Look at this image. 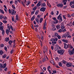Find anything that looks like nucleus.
<instances>
[{
    "mask_svg": "<svg viewBox=\"0 0 74 74\" xmlns=\"http://www.w3.org/2000/svg\"><path fill=\"white\" fill-rule=\"evenodd\" d=\"M48 5L50 8H51V4L50 3H47V5Z\"/></svg>",
    "mask_w": 74,
    "mask_h": 74,
    "instance_id": "nucleus-61",
    "label": "nucleus"
},
{
    "mask_svg": "<svg viewBox=\"0 0 74 74\" xmlns=\"http://www.w3.org/2000/svg\"><path fill=\"white\" fill-rule=\"evenodd\" d=\"M41 1H38V3L40 4H41Z\"/></svg>",
    "mask_w": 74,
    "mask_h": 74,
    "instance_id": "nucleus-60",
    "label": "nucleus"
},
{
    "mask_svg": "<svg viewBox=\"0 0 74 74\" xmlns=\"http://www.w3.org/2000/svg\"><path fill=\"white\" fill-rule=\"evenodd\" d=\"M4 11L5 12H7V8H4Z\"/></svg>",
    "mask_w": 74,
    "mask_h": 74,
    "instance_id": "nucleus-57",
    "label": "nucleus"
},
{
    "mask_svg": "<svg viewBox=\"0 0 74 74\" xmlns=\"http://www.w3.org/2000/svg\"><path fill=\"white\" fill-rule=\"evenodd\" d=\"M21 3H22V4L23 5V6H24V7H25V3L24 2H23V1H22Z\"/></svg>",
    "mask_w": 74,
    "mask_h": 74,
    "instance_id": "nucleus-39",
    "label": "nucleus"
},
{
    "mask_svg": "<svg viewBox=\"0 0 74 74\" xmlns=\"http://www.w3.org/2000/svg\"><path fill=\"white\" fill-rule=\"evenodd\" d=\"M34 16H33L32 17L31 19V21H33L34 19Z\"/></svg>",
    "mask_w": 74,
    "mask_h": 74,
    "instance_id": "nucleus-47",
    "label": "nucleus"
},
{
    "mask_svg": "<svg viewBox=\"0 0 74 74\" xmlns=\"http://www.w3.org/2000/svg\"><path fill=\"white\" fill-rule=\"evenodd\" d=\"M62 41L64 42H65V43H68V41L65 39H62Z\"/></svg>",
    "mask_w": 74,
    "mask_h": 74,
    "instance_id": "nucleus-10",
    "label": "nucleus"
},
{
    "mask_svg": "<svg viewBox=\"0 0 74 74\" xmlns=\"http://www.w3.org/2000/svg\"><path fill=\"white\" fill-rule=\"evenodd\" d=\"M67 8V5H66L63 7V9H65Z\"/></svg>",
    "mask_w": 74,
    "mask_h": 74,
    "instance_id": "nucleus-63",
    "label": "nucleus"
},
{
    "mask_svg": "<svg viewBox=\"0 0 74 74\" xmlns=\"http://www.w3.org/2000/svg\"><path fill=\"white\" fill-rule=\"evenodd\" d=\"M9 45H11L12 43L13 42V40H10L9 41Z\"/></svg>",
    "mask_w": 74,
    "mask_h": 74,
    "instance_id": "nucleus-14",
    "label": "nucleus"
},
{
    "mask_svg": "<svg viewBox=\"0 0 74 74\" xmlns=\"http://www.w3.org/2000/svg\"><path fill=\"white\" fill-rule=\"evenodd\" d=\"M53 73H54L55 74H56V73H57L56 72V70L53 71Z\"/></svg>",
    "mask_w": 74,
    "mask_h": 74,
    "instance_id": "nucleus-53",
    "label": "nucleus"
},
{
    "mask_svg": "<svg viewBox=\"0 0 74 74\" xmlns=\"http://www.w3.org/2000/svg\"><path fill=\"white\" fill-rule=\"evenodd\" d=\"M7 26L8 27V29L10 30V25L9 24H8L7 25Z\"/></svg>",
    "mask_w": 74,
    "mask_h": 74,
    "instance_id": "nucleus-37",
    "label": "nucleus"
},
{
    "mask_svg": "<svg viewBox=\"0 0 74 74\" xmlns=\"http://www.w3.org/2000/svg\"><path fill=\"white\" fill-rule=\"evenodd\" d=\"M57 37L59 40H60V39L61 38V37H60V36L59 35H58Z\"/></svg>",
    "mask_w": 74,
    "mask_h": 74,
    "instance_id": "nucleus-30",
    "label": "nucleus"
},
{
    "mask_svg": "<svg viewBox=\"0 0 74 74\" xmlns=\"http://www.w3.org/2000/svg\"><path fill=\"white\" fill-rule=\"evenodd\" d=\"M46 10V8L44 7H42L40 9V11L41 12H44Z\"/></svg>",
    "mask_w": 74,
    "mask_h": 74,
    "instance_id": "nucleus-4",
    "label": "nucleus"
},
{
    "mask_svg": "<svg viewBox=\"0 0 74 74\" xmlns=\"http://www.w3.org/2000/svg\"><path fill=\"white\" fill-rule=\"evenodd\" d=\"M56 27L57 29H60V25H57V26H56Z\"/></svg>",
    "mask_w": 74,
    "mask_h": 74,
    "instance_id": "nucleus-19",
    "label": "nucleus"
},
{
    "mask_svg": "<svg viewBox=\"0 0 74 74\" xmlns=\"http://www.w3.org/2000/svg\"><path fill=\"white\" fill-rule=\"evenodd\" d=\"M0 12L2 14H4V10H3L1 9H0Z\"/></svg>",
    "mask_w": 74,
    "mask_h": 74,
    "instance_id": "nucleus-16",
    "label": "nucleus"
},
{
    "mask_svg": "<svg viewBox=\"0 0 74 74\" xmlns=\"http://www.w3.org/2000/svg\"><path fill=\"white\" fill-rule=\"evenodd\" d=\"M4 31L3 30H2V35L3 36H4Z\"/></svg>",
    "mask_w": 74,
    "mask_h": 74,
    "instance_id": "nucleus-45",
    "label": "nucleus"
},
{
    "mask_svg": "<svg viewBox=\"0 0 74 74\" xmlns=\"http://www.w3.org/2000/svg\"><path fill=\"white\" fill-rule=\"evenodd\" d=\"M4 28V27L2 26H1L0 27V30H1L3 31V30H3V28Z\"/></svg>",
    "mask_w": 74,
    "mask_h": 74,
    "instance_id": "nucleus-15",
    "label": "nucleus"
},
{
    "mask_svg": "<svg viewBox=\"0 0 74 74\" xmlns=\"http://www.w3.org/2000/svg\"><path fill=\"white\" fill-rule=\"evenodd\" d=\"M44 51L45 52H47L48 51V49H47V47H45L44 48Z\"/></svg>",
    "mask_w": 74,
    "mask_h": 74,
    "instance_id": "nucleus-24",
    "label": "nucleus"
},
{
    "mask_svg": "<svg viewBox=\"0 0 74 74\" xmlns=\"http://www.w3.org/2000/svg\"><path fill=\"white\" fill-rule=\"evenodd\" d=\"M0 68H2V69H3V64H0Z\"/></svg>",
    "mask_w": 74,
    "mask_h": 74,
    "instance_id": "nucleus-21",
    "label": "nucleus"
},
{
    "mask_svg": "<svg viewBox=\"0 0 74 74\" xmlns=\"http://www.w3.org/2000/svg\"><path fill=\"white\" fill-rule=\"evenodd\" d=\"M61 28L62 29H64L65 28V27L63 25H62L61 26Z\"/></svg>",
    "mask_w": 74,
    "mask_h": 74,
    "instance_id": "nucleus-18",
    "label": "nucleus"
},
{
    "mask_svg": "<svg viewBox=\"0 0 74 74\" xmlns=\"http://www.w3.org/2000/svg\"><path fill=\"white\" fill-rule=\"evenodd\" d=\"M57 19L58 20H60V22H62L63 21L62 18V14H60L59 16L57 17Z\"/></svg>",
    "mask_w": 74,
    "mask_h": 74,
    "instance_id": "nucleus-1",
    "label": "nucleus"
},
{
    "mask_svg": "<svg viewBox=\"0 0 74 74\" xmlns=\"http://www.w3.org/2000/svg\"><path fill=\"white\" fill-rule=\"evenodd\" d=\"M16 20H18V14H17L16 16Z\"/></svg>",
    "mask_w": 74,
    "mask_h": 74,
    "instance_id": "nucleus-41",
    "label": "nucleus"
},
{
    "mask_svg": "<svg viewBox=\"0 0 74 74\" xmlns=\"http://www.w3.org/2000/svg\"><path fill=\"white\" fill-rule=\"evenodd\" d=\"M4 49L5 50L6 52H7V47L5 46Z\"/></svg>",
    "mask_w": 74,
    "mask_h": 74,
    "instance_id": "nucleus-40",
    "label": "nucleus"
},
{
    "mask_svg": "<svg viewBox=\"0 0 74 74\" xmlns=\"http://www.w3.org/2000/svg\"><path fill=\"white\" fill-rule=\"evenodd\" d=\"M30 1H28V2H27V3H26V5H29V4H30Z\"/></svg>",
    "mask_w": 74,
    "mask_h": 74,
    "instance_id": "nucleus-29",
    "label": "nucleus"
},
{
    "mask_svg": "<svg viewBox=\"0 0 74 74\" xmlns=\"http://www.w3.org/2000/svg\"><path fill=\"white\" fill-rule=\"evenodd\" d=\"M58 65L59 66H60V67H62V63L61 62H60L58 63Z\"/></svg>",
    "mask_w": 74,
    "mask_h": 74,
    "instance_id": "nucleus-32",
    "label": "nucleus"
},
{
    "mask_svg": "<svg viewBox=\"0 0 74 74\" xmlns=\"http://www.w3.org/2000/svg\"><path fill=\"white\" fill-rule=\"evenodd\" d=\"M38 18H36V21L39 24V21H38Z\"/></svg>",
    "mask_w": 74,
    "mask_h": 74,
    "instance_id": "nucleus-17",
    "label": "nucleus"
},
{
    "mask_svg": "<svg viewBox=\"0 0 74 74\" xmlns=\"http://www.w3.org/2000/svg\"><path fill=\"white\" fill-rule=\"evenodd\" d=\"M11 14L12 15H14V13L15 11H14V10L13 9H12L11 10Z\"/></svg>",
    "mask_w": 74,
    "mask_h": 74,
    "instance_id": "nucleus-12",
    "label": "nucleus"
},
{
    "mask_svg": "<svg viewBox=\"0 0 74 74\" xmlns=\"http://www.w3.org/2000/svg\"><path fill=\"white\" fill-rule=\"evenodd\" d=\"M8 70L7 67H6V68L5 69H4V70L5 71H7V70Z\"/></svg>",
    "mask_w": 74,
    "mask_h": 74,
    "instance_id": "nucleus-55",
    "label": "nucleus"
},
{
    "mask_svg": "<svg viewBox=\"0 0 74 74\" xmlns=\"http://www.w3.org/2000/svg\"><path fill=\"white\" fill-rule=\"evenodd\" d=\"M34 12H35V11H32V12H31V15H33V14H34Z\"/></svg>",
    "mask_w": 74,
    "mask_h": 74,
    "instance_id": "nucleus-49",
    "label": "nucleus"
},
{
    "mask_svg": "<svg viewBox=\"0 0 74 74\" xmlns=\"http://www.w3.org/2000/svg\"><path fill=\"white\" fill-rule=\"evenodd\" d=\"M62 62L64 64H66V62L64 60H63Z\"/></svg>",
    "mask_w": 74,
    "mask_h": 74,
    "instance_id": "nucleus-51",
    "label": "nucleus"
},
{
    "mask_svg": "<svg viewBox=\"0 0 74 74\" xmlns=\"http://www.w3.org/2000/svg\"><path fill=\"white\" fill-rule=\"evenodd\" d=\"M14 3H15V5H17V4H18V2L17 1L15 0V1H14Z\"/></svg>",
    "mask_w": 74,
    "mask_h": 74,
    "instance_id": "nucleus-38",
    "label": "nucleus"
},
{
    "mask_svg": "<svg viewBox=\"0 0 74 74\" xmlns=\"http://www.w3.org/2000/svg\"><path fill=\"white\" fill-rule=\"evenodd\" d=\"M12 6L13 9H14V10H15V9H16V8H15V6H14L13 5H12Z\"/></svg>",
    "mask_w": 74,
    "mask_h": 74,
    "instance_id": "nucleus-46",
    "label": "nucleus"
},
{
    "mask_svg": "<svg viewBox=\"0 0 74 74\" xmlns=\"http://www.w3.org/2000/svg\"><path fill=\"white\" fill-rule=\"evenodd\" d=\"M7 57L6 54H4L3 56H2V58H6Z\"/></svg>",
    "mask_w": 74,
    "mask_h": 74,
    "instance_id": "nucleus-25",
    "label": "nucleus"
},
{
    "mask_svg": "<svg viewBox=\"0 0 74 74\" xmlns=\"http://www.w3.org/2000/svg\"><path fill=\"white\" fill-rule=\"evenodd\" d=\"M45 26H45V25H44L43 29H44V30H45V29H46V27Z\"/></svg>",
    "mask_w": 74,
    "mask_h": 74,
    "instance_id": "nucleus-58",
    "label": "nucleus"
},
{
    "mask_svg": "<svg viewBox=\"0 0 74 74\" xmlns=\"http://www.w3.org/2000/svg\"><path fill=\"white\" fill-rule=\"evenodd\" d=\"M51 48L52 49V50H53V48H54L53 46H51Z\"/></svg>",
    "mask_w": 74,
    "mask_h": 74,
    "instance_id": "nucleus-62",
    "label": "nucleus"
},
{
    "mask_svg": "<svg viewBox=\"0 0 74 74\" xmlns=\"http://www.w3.org/2000/svg\"><path fill=\"white\" fill-rule=\"evenodd\" d=\"M67 34H65L62 35V38H66L67 37Z\"/></svg>",
    "mask_w": 74,
    "mask_h": 74,
    "instance_id": "nucleus-7",
    "label": "nucleus"
},
{
    "mask_svg": "<svg viewBox=\"0 0 74 74\" xmlns=\"http://www.w3.org/2000/svg\"><path fill=\"white\" fill-rule=\"evenodd\" d=\"M69 53V54L70 55H74V53L71 50L69 49L68 51Z\"/></svg>",
    "mask_w": 74,
    "mask_h": 74,
    "instance_id": "nucleus-5",
    "label": "nucleus"
},
{
    "mask_svg": "<svg viewBox=\"0 0 74 74\" xmlns=\"http://www.w3.org/2000/svg\"><path fill=\"white\" fill-rule=\"evenodd\" d=\"M3 19H5V20H6V19H7V18L6 17V16H3Z\"/></svg>",
    "mask_w": 74,
    "mask_h": 74,
    "instance_id": "nucleus-42",
    "label": "nucleus"
},
{
    "mask_svg": "<svg viewBox=\"0 0 74 74\" xmlns=\"http://www.w3.org/2000/svg\"><path fill=\"white\" fill-rule=\"evenodd\" d=\"M38 11H36L35 13V15H37V14H38Z\"/></svg>",
    "mask_w": 74,
    "mask_h": 74,
    "instance_id": "nucleus-59",
    "label": "nucleus"
},
{
    "mask_svg": "<svg viewBox=\"0 0 74 74\" xmlns=\"http://www.w3.org/2000/svg\"><path fill=\"white\" fill-rule=\"evenodd\" d=\"M50 68H51V66H48L47 68L48 70H49V69H50Z\"/></svg>",
    "mask_w": 74,
    "mask_h": 74,
    "instance_id": "nucleus-56",
    "label": "nucleus"
},
{
    "mask_svg": "<svg viewBox=\"0 0 74 74\" xmlns=\"http://www.w3.org/2000/svg\"><path fill=\"white\" fill-rule=\"evenodd\" d=\"M67 37H68L69 38H71V36L69 34V33H67Z\"/></svg>",
    "mask_w": 74,
    "mask_h": 74,
    "instance_id": "nucleus-31",
    "label": "nucleus"
},
{
    "mask_svg": "<svg viewBox=\"0 0 74 74\" xmlns=\"http://www.w3.org/2000/svg\"><path fill=\"white\" fill-rule=\"evenodd\" d=\"M58 35V33H55V34H54V35L53 36V37H57Z\"/></svg>",
    "mask_w": 74,
    "mask_h": 74,
    "instance_id": "nucleus-9",
    "label": "nucleus"
},
{
    "mask_svg": "<svg viewBox=\"0 0 74 74\" xmlns=\"http://www.w3.org/2000/svg\"><path fill=\"white\" fill-rule=\"evenodd\" d=\"M42 61L43 62H45V61H46V58H43Z\"/></svg>",
    "mask_w": 74,
    "mask_h": 74,
    "instance_id": "nucleus-27",
    "label": "nucleus"
},
{
    "mask_svg": "<svg viewBox=\"0 0 74 74\" xmlns=\"http://www.w3.org/2000/svg\"><path fill=\"white\" fill-rule=\"evenodd\" d=\"M64 48L65 49H67L68 48V45H67L66 43H64Z\"/></svg>",
    "mask_w": 74,
    "mask_h": 74,
    "instance_id": "nucleus-8",
    "label": "nucleus"
},
{
    "mask_svg": "<svg viewBox=\"0 0 74 74\" xmlns=\"http://www.w3.org/2000/svg\"><path fill=\"white\" fill-rule=\"evenodd\" d=\"M73 5L71 6V8H74V1H73Z\"/></svg>",
    "mask_w": 74,
    "mask_h": 74,
    "instance_id": "nucleus-35",
    "label": "nucleus"
},
{
    "mask_svg": "<svg viewBox=\"0 0 74 74\" xmlns=\"http://www.w3.org/2000/svg\"><path fill=\"white\" fill-rule=\"evenodd\" d=\"M9 30H10V29H7L6 30V33H7V35H8L9 34V33H10V31H9Z\"/></svg>",
    "mask_w": 74,
    "mask_h": 74,
    "instance_id": "nucleus-11",
    "label": "nucleus"
},
{
    "mask_svg": "<svg viewBox=\"0 0 74 74\" xmlns=\"http://www.w3.org/2000/svg\"><path fill=\"white\" fill-rule=\"evenodd\" d=\"M66 66L68 67H71V66H72V64L71 63L68 62L66 64Z\"/></svg>",
    "mask_w": 74,
    "mask_h": 74,
    "instance_id": "nucleus-3",
    "label": "nucleus"
},
{
    "mask_svg": "<svg viewBox=\"0 0 74 74\" xmlns=\"http://www.w3.org/2000/svg\"><path fill=\"white\" fill-rule=\"evenodd\" d=\"M59 54H60L61 55H63V50H59L57 52Z\"/></svg>",
    "mask_w": 74,
    "mask_h": 74,
    "instance_id": "nucleus-2",
    "label": "nucleus"
},
{
    "mask_svg": "<svg viewBox=\"0 0 74 74\" xmlns=\"http://www.w3.org/2000/svg\"><path fill=\"white\" fill-rule=\"evenodd\" d=\"M10 29H11V30H12V32L14 31V28H13V27L11 26V25H10Z\"/></svg>",
    "mask_w": 74,
    "mask_h": 74,
    "instance_id": "nucleus-36",
    "label": "nucleus"
},
{
    "mask_svg": "<svg viewBox=\"0 0 74 74\" xmlns=\"http://www.w3.org/2000/svg\"><path fill=\"white\" fill-rule=\"evenodd\" d=\"M0 47H4V45H3V44H1L0 45Z\"/></svg>",
    "mask_w": 74,
    "mask_h": 74,
    "instance_id": "nucleus-54",
    "label": "nucleus"
},
{
    "mask_svg": "<svg viewBox=\"0 0 74 74\" xmlns=\"http://www.w3.org/2000/svg\"><path fill=\"white\" fill-rule=\"evenodd\" d=\"M42 21H43V18H40V19L39 22L40 23H41L42 22Z\"/></svg>",
    "mask_w": 74,
    "mask_h": 74,
    "instance_id": "nucleus-23",
    "label": "nucleus"
},
{
    "mask_svg": "<svg viewBox=\"0 0 74 74\" xmlns=\"http://www.w3.org/2000/svg\"><path fill=\"white\" fill-rule=\"evenodd\" d=\"M9 40V38H6L5 39V40L6 42H8Z\"/></svg>",
    "mask_w": 74,
    "mask_h": 74,
    "instance_id": "nucleus-22",
    "label": "nucleus"
},
{
    "mask_svg": "<svg viewBox=\"0 0 74 74\" xmlns=\"http://www.w3.org/2000/svg\"><path fill=\"white\" fill-rule=\"evenodd\" d=\"M41 5V4H40L39 3H38L37 4V6L38 7H40V5Z\"/></svg>",
    "mask_w": 74,
    "mask_h": 74,
    "instance_id": "nucleus-44",
    "label": "nucleus"
},
{
    "mask_svg": "<svg viewBox=\"0 0 74 74\" xmlns=\"http://www.w3.org/2000/svg\"><path fill=\"white\" fill-rule=\"evenodd\" d=\"M7 66V64H6V63H5L3 64V69H5V67H6V66Z\"/></svg>",
    "mask_w": 74,
    "mask_h": 74,
    "instance_id": "nucleus-20",
    "label": "nucleus"
},
{
    "mask_svg": "<svg viewBox=\"0 0 74 74\" xmlns=\"http://www.w3.org/2000/svg\"><path fill=\"white\" fill-rule=\"evenodd\" d=\"M35 31H36V32H37L38 30V29H37V28H35Z\"/></svg>",
    "mask_w": 74,
    "mask_h": 74,
    "instance_id": "nucleus-64",
    "label": "nucleus"
},
{
    "mask_svg": "<svg viewBox=\"0 0 74 74\" xmlns=\"http://www.w3.org/2000/svg\"><path fill=\"white\" fill-rule=\"evenodd\" d=\"M71 45L70 44H69L68 45V48H70V47H71Z\"/></svg>",
    "mask_w": 74,
    "mask_h": 74,
    "instance_id": "nucleus-43",
    "label": "nucleus"
},
{
    "mask_svg": "<svg viewBox=\"0 0 74 74\" xmlns=\"http://www.w3.org/2000/svg\"><path fill=\"white\" fill-rule=\"evenodd\" d=\"M3 50H1L0 51V55H3Z\"/></svg>",
    "mask_w": 74,
    "mask_h": 74,
    "instance_id": "nucleus-26",
    "label": "nucleus"
},
{
    "mask_svg": "<svg viewBox=\"0 0 74 74\" xmlns=\"http://www.w3.org/2000/svg\"><path fill=\"white\" fill-rule=\"evenodd\" d=\"M57 6L58 7H60L61 8H62V7H63V5L62 4L59 3L57 4Z\"/></svg>",
    "mask_w": 74,
    "mask_h": 74,
    "instance_id": "nucleus-6",
    "label": "nucleus"
},
{
    "mask_svg": "<svg viewBox=\"0 0 74 74\" xmlns=\"http://www.w3.org/2000/svg\"><path fill=\"white\" fill-rule=\"evenodd\" d=\"M14 52V50H12L10 52V53L11 54H12V53Z\"/></svg>",
    "mask_w": 74,
    "mask_h": 74,
    "instance_id": "nucleus-50",
    "label": "nucleus"
},
{
    "mask_svg": "<svg viewBox=\"0 0 74 74\" xmlns=\"http://www.w3.org/2000/svg\"><path fill=\"white\" fill-rule=\"evenodd\" d=\"M41 5V6L42 7H45V6H46L45 3H42Z\"/></svg>",
    "mask_w": 74,
    "mask_h": 74,
    "instance_id": "nucleus-13",
    "label": "nucleus"
},
{
    "mask_svg": "<svg viewBox=\"0 0 74 74\" xmlns=\"http://www.w3.org/2000/svg\"><path fill=\"white\" fill-rule=\"evenodd\" d=\"M3 22L4 23H7V21H6V20L3 21Z\"/></svg>",
    "mask_w": 74,
    "mask_h": 74,
    "instance_id": "nucleus-52",
    "label": "nucleus"
},
{
    "mask_svg": "<svg viewBox=\"0 0 74 74\" xmlns=\"http://www.w3.org/2000/svg\"><path fill=\"white\" fill-rule=\"evenodd\" d=\"M73 1H71L70 3V6H71L73 5Z\"/></svg>",
    "mask_w": 74,
    "mask_h": 74,
    "instance_id": "nucleus-28",
    "label": "nucleus"
},
{
    "mask_svg": "<svg viewBox=\"0 0 74 74\" xmlns=\"http://www.w3.org/2000/svg\"><path fill=\"white\" fill-rule=\"evenodd\" d=\"M36 8L37 6H35L32 9V10H33V11H35V10H36Z\"/></svg>",
    "mask_w": 74,
    "mask_h": 74,
    "instance_id": "nucleus-34",
    "label": "nucleus"
},
{
    "mask_svg": "<svg viewBox=\"0 0 74 74\" xmlns=\"http://www.w3.org/2000/svg\"><path fill=\"white\" fill-rule=\"evenodd\" d=\"M52 30L53 31H56V27L53 28L52 29Z\"/></svg>",
    "mask_w": 74,
    "mask_h": 74,
    "instance_id": "nucleus-33",
    "label": "nucleus"
},
{
    "mask_svg": "<svg viewBox=\"0 0 74 74\" xmlns=\"http://www.w3.org/2000/svg\"><path fill=\"white\" fill-rule=\"evenodd\" d=\"M62 31V29H60L58 32L59 33H61Z\"/></svg>",
    "mask_w": 74,
    "mask_h": 74,
    "instance_id": "nucleus-48",
    "label": "nucleus"
}]
</instances>
